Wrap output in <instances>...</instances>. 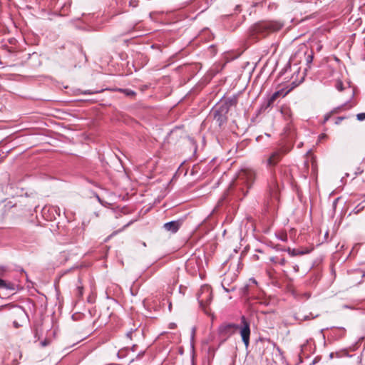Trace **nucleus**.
<instances>
[{
  "instance_id": "c756f323",
  "label": "nucleus",
  "mask_w": 365,
  "mask_h": 365,
  "mask_svg": "<svg viewBox=\"0 0 365 365\" xmlns=\"http://www.w3.org/2000/svg\"><path fill=\"white\" fill-rule=\"evenodd\" d=\"M6 270L5 267H0V271L1 272H4Z\"/></svg>"
},
{
  "instance_id": "72a5a7b5",
  "label": "nucleus",
  "mask_w": 365,
  "mask_h": 365,
  "mask_svg": "<svg viewBox=\"0 0 365 365\" xmlns=\"http://www.w3.org/2000/svg\"><path fill=\"white\" fill-rule=\"evenodd\" d=\"M254 257H255L257 259H259V257H258L257 255H255Z\"/></svg>"
},
{
  "instance_id": "f8f14e48",
  "label": "nucleus",
  "mask_w": 365,
  "mask_h": 365,
  "mask_svg": "<svg viewBox=\"0 0 365 365\" xmlns=\"http://www.w3.org/2000/svg\"><path fill=\"white\" fill-rule=\"evenodd\" d=\"M263 27L264 29H267L270 30V31H277V30L279 29L281 26L274 25V24H273L272 23H266V24H263Z\"/></svg>"
},
{
  "instance_id": "f3484780",
  "label": "nucleus",
  "mask_w": 365,
  "mask_h": 365,
  "mask_svg": "<svg viewBox=\"0 0 365 365\" xmlns=\"http://www.w3.org/2000/svg\"><path fill=\"white\" fill-rule=\"evenodd\" d=\"M336 88L338 91H343L344 88H343V83L341 81H338L336 85Z\"/></svg>"
},
{
  "instance_id": "5701e85b",
  "label": "nucleus",
  "mask_w": 365,
  "mask_h": 365,
  "mask_svg": "<svg viewBox=\"0 0 365 365\" xmlns=\"http://www.w3.org/2000/svg\"><path fill=\"white\" fill-rule=\"evenodd\" d=\"M133 331V329H131L130 331L127 332L126 336H127L128 338L131 339V335H132Z\"/></svg>"
},
{
  "instance_id": "0eeeda50",
  "label": "nucleus",
  "mask_w": 365,
  "mask_h": 365,
  "mask_svg": "<svg viewBox=\"0 0 365 365\" xmlns=\"http://www.w3.org/2000/svg\"><path fill=\"white\" fill-rule=\"evenodd\" d=\"M303 54L305 61H307V64H309L313 61V51L312 50H309L306 46H302L298 52L295 55H300Z\"/></svg>"
},
{
  "instance_id": "aec40b11",
  "label": "nucleus",
  "mask_w": 365,
  "mask_h": 365,
  "mask_svg": "<svg viewBox=\"0 0 365 365\" xmlns=\"http://www.w3.org/2000/svg\"><path fill=\"white\" fill-rule=\"evenodd\" d=\"M77 292L78 296H82L83 294V287L81 286L77 287Z\"/></svg>"
},
{
  "instance_id": "7ed1b4c3",
  "label": "nucleus",
  "mask_w": 365,
  "mask_h": 365,
  "mask_svg": "<svg viewBox=\"0 0 365 365\" xmlns=\"http://www.w3.org/2000/svg\"><path fill=\"white\" fill-rule=\"evenodd\" d=\"M212 289L211 287L207 284L202 285L197 294V300L202 307H205L212 301Z\"/></svg>"
},
{
  "instance_id": "4468645a",
  "label": "nucleus",
  "mask_w": 365,
  "mask_h": 365,
  "mask_svg": "<svg viewBox=\"0 0 365 365\" xmlns=\"http://www.w3.org/2000/svg\"><path fill=\"white\" fill-rule=\"evenodd\" d=\"M287 251L289 253V255H290L291 256H296L298 255H304L305 254V252H299V250H297L295 249H291V248H288L287 250Z\"/></svg>"
},
{
  "instance_id": "a211bd4d",
  "label": "nucleus",
  "mask_w": 365,
  "mask_h": 365,
  "mask_svg": "<svg viewBox=\"0 0 365 365\" xmlns=\"http://www.w3.org/2000/svg\"><path fill=\"white\" fill-rule=\"evenodd\" d=\"M296 319L299 321H305L310 319V317L307 315L302 316V317L300 316L297 317Z\"/></svg>"
},
{
  "instance_id": "dca6fc26",
  "label": "nucleus",
  "mask_w": 365,
  "mask_h": 365,
  "mask_svg": "<svg viewBox=\"0 0 365 365\" xmlns=\"http://www.w3.org/2000/svg\"><path fill=\"white\" fill-rule=\"evenodd\" d=\"M356 119L359 121H362L365 120V113H358L356 115Z\"/></svg>"
},
{
  "instance_id": "c85d7f7f",
  "label": "nucleus",
  "mask_w": 365,
  "mask_h": 365,
  "mask_svg": "<svg viewBox=\"0 0 365 365\" xmlns=\"http://www.w3.org/2000/svg\"><path fill=\"white\" fill-rule=\"evenodd\" d=\"M294 271H295V272H298V270H299V267H298V265H295V266H294Z\"/></svg>"
},
{
  "instance_id": "39448f33",
  "label": "nucleus",
  "mask_w": 365,
  "mask_h": 365,
  "mask_svg": "<svg viewBox=\"0 0 365 365\" xmlns=\"http://www.w3.org/2000/svg\"><path fill=\"white\" fill-rule=\"evenodd\" d=\"M241 322L242 324V327L240 329V335L245 347L247 348L250 344V323L249 322H247V320L244 316L242 317Z\"/></svg>"
},
{
  "instance_id": "7c9ffc66",
  "label": "nucleus",
  "mask_w": 365,
  "mask_h": 365,
  "mask_svg": "<svg viewBox=\"0 0 365 365\" xmlns=\"http://www.w3.org/2000/svg\"><path fill=\"white\" fill-rule=\"evenodd\" d=\"M286 238L287 237L285 236L284 237H280V240H282V241H285L286 240Z\"/></svg>"
},
{
  "instance_id": "20e7f679",
  "label": "nucleus",
  "mask_w": 365,
  "mask_h": 365,
  "mask_svg": "<svg viewBox=\"0 0 365 365\" xmlns=\"http://www.w3.org/2000/svg\"><path fill=\"white\" fill-rule=\"evenodd\" d=\"M287 152L288 150L283 148L274 151L266 160L267 166H275L281 160L282 156Z\"/></svg>"
},
{
  "instance_id": "c9c22d12",
  "label": "nucleus",
  "mask_w": 365,
  "mask_h": 365,
  "mask_svg": "<svg viewBox=\"0 0 365 365\" xmlns=\"http://www.w3.org/2000/svg\"><path fill=\"white\" fill-rule=\"evenodd\" d=\"M339 199H336V200L334 201V204L338 201Z\"/></svg>"
},
{
  "instance_id": "6ab92c4d",
  "label": "nucleus",
  "mask_w": 365,
  "mask_h": 365,
  "mask_svg": "<svg viewBox=\"0 0 365 365\" xmlns=\"http://www.w3.org/2000/svg\"><path fill=\"white\" fill-rule=\"evenodd\" d=\"M49 344H50V341L47 340V339H44L43 341H42L41 342V345L43 347L48 346Z\"/></svg>"
},
{
  "instance_id": "e433bc0d",
  "label": "nucleus",
  "mask_w": 365,
  "mask_h": 365,
  "mask_svg": "<svg viewBox=\"0 0 365 365\" xmlns=\"http://www.w3.org/2000/svg\"><path fill=\"white\" fill-rule=\"evenodd\" d=\"M119 231L114 232L113 235L118 233Z\"/></svg>"
},
{
  "instance_id": "58836bf2",
  "label": "nucleus",
  "mask_w": 365,
  "mask_h": 365,
  "mask_svg": "<svg viewBox=\"0 0 365 365\" xmlns=\"http://www.w3.org/2000/svg\"><path fill=\"white\" fill-rule=\"evenodd\" d=\"M317 317V315H316V316H314V317H312V319H314V318H315V317Z\"/></svg>"
},
{
  "instance_id": "4c0bfd02",
  "label": "nucleus",
  "mask_w": 365,
  "mask_h": 365,
  "mask_svg": "<svg viewBox=\"0 0 365 365\" xmlns=\"http://www.w3.org/2000/svg\"><path fill=\"white\" fill-rule=\"evenodd\" d=\"M307 297L309 298V294H307Z\"/></svg>"
},
{
  "instance_id": "f257e3e1",
  "label": "nucleus",
  "mask_w": 365,
  "mask_h": 365,
  "mask_svg": "<svg viewBox=\"0 0 365 365\" xmlns=\"http://www.w3.org/2000/svg\"><path fill=\"white\" fill-rule=\"evenodd\" d=\"M256 176L257 172L253 168H245L239 172L235 185L241 186L242 185H244L247 187L246 191H244V187H240V189L243 192L244 196L246 195L248 190L250 189L252 186L256 179Z\"/></svg>"
},
{
  "instance_id": "393cba45",
  "label": "nucleus",
  "mask_w": 365,
  "mask_h": 365,
  "mask_svg": "<svg viewBox=\"0 0 365 365\" xmlns=\"http://www.w3.org/2000/svg\"><path fill=\"white\" fill-rule=\"evenodd\" d=\"M131 223H132V222H128L127 224H125V225L123 226V230H124L125 227H128Z\"/></svg>"
},
{
  "instance_id": "9b49d317",
  "label": "nucleus",
  "mask_w": 365,
  "mask_h": 365,
  "mask_svg": "<svg viewBox=\"0 0 365 365\" xmlns=\"http://www.w3.org/2000/svg\"><path fill=\"white\" fill-rule=\"evenodd\" d=\"M0 289L15 291L16 284L11 282L4 280L0 278Z\"/></svg>"
},
{
  "instance_id": "2eb2a0df",
  "label": "nucleus",
  "mask_w": 365,
  "mask_h": 365,
  "mask_svg": "<svg viewBox=\"0 0 365 365\" xmlns=\"http://www.w3.org/2000/svg\"><path fill=\"white\" fill-rule=\"evenodd\" d=\"M120 91L128 96H134L135 95V92L130 89H120Z\"/></svg>"
},
{
  "instance_id": "412c9836",
  "label": "nucleus",
  "mask_w": 365,
  "mask_h": 365,
  "mask_svg": "<svg viewBox=\"0 0 365 365\" xmlns=\"http://www.w3.org/2000/svg\"><path fill=\"white\" fill-rule=\"evenodd\" d=\"M287 261L284 258H280L278 259V263L281 265H284L286 264Z\"/></svg>"
},
{
  "instance_id": "bb28decb",
  "label": "nucleus",
  "mask_w": 365,
  "mask_h": 365,
  "mask_svg": "<svg viewBox=\"0 0 365 365\" xmlns=\"http://www.w3.org/2000/svg\"><path fill=\"white\" fill-rule=\"evenodd\" d=\"M83 93H85V94H92V93H93V92H91L90 91H85L83 92Z\"/></svg>"
},
{
  "instance_id": "473e14b6",
  "label": "nucleus",
  "mask_w": 365,
  "mask_h": 365,
  "mask_svg": "<svg viewBox=\"0 0 365 365\" xmlns=\"http://www.w3.org/2000/svg\"><path fill=\"white\" fill-rule=\"evenodd\" d=\"M299 252H305V254H307L308 252L307 251H302V250H299Z\"/></svg>"
},
{
  "instance_id": "9d476101",
  "label": "nucleus",
  "mask_w": 365,
  "mask_h": 365,
  "mask_svg": "<svg viewBox=\"0 0 365 365\" xmlns=\"http://www.w3.org/2000/svg\"><path fill=\"white\" fill-rule=\"evenodd\" d=\"M180 225L179 221H170L165 223L163 227L167 231L175 233L179 230Z\"/></svg>"
},
{
  "instance_id": "2f4dec72",
  "label": "nucleus",
  "mask_w": 365,
  "mask_h": 365,
  "mask_svg": "<svg viewBox=\"0 0 365 365\" xmlns=\"http://www.w3.org/2000/svg\"><path fill=\"white\" fill-rule=\"evenodd\" d=\"M306 346V344H305L301 346V351H303V348H304V346Z\"/></svg>"
},
{
  "instance_id": "b1692460",
  "label": "nucleus",
  "mask_w": 365,
  "mask_h": 365,
  "mask_svg": "<svg viewBox=\"0 0 365 365\" xmlns=\"http://www.w3.org/2000/svg\"><path fill=\"white\" fill-rule=\"evenodd\" d=\"M327 138V135H326V134H321V135H319V139H320V140L324 139V138Z\"/></svg>"
},
{
  "instance_id": "cd10ccee",
  "label": "nucleus",
  "mask_w": 365,
  "mask_h": 365,
  "mask_svg": "<svg viewBox=\"0 0 365 365\" xmlns=\"http://www.w3.org/2000/svg\"><path fill=\"white\" fill-rule=\"evenodd\" d=\"M344 118H343V117H340V118H338V121H336V124L339 123V122H340L341 120H342Z\"/></svg>"
},
{
  "instance_id": "6e6552de",
  "label": "nucleus",
  "mask_w": 365,
  "mask_h": 365,
  "mask_svg": "<svg viewBox=\"0 0 365 365\" xmlns=\"http://www.w3.org/2000/svg\"><path fill=\"white\" fill-rule=\"evenodd\" d=\"M227 109L228 108H222L220 110H215L214 118L218 123L219 125H222L225 122L226 118H225V115L223 114V112L224 111L227 112Z\"/></svg>"
},
{
  "instance_id": "ddd939ff",
  "label": "nucleus",
  "mask_w": 365,
  "mask_h": 365,
  "mask_svg": "<svg viewBox=\"0 0 365 365\" xmlns=\"http://www.w3.org/2000/svg\"><path fill=\"white\" fill-rule=\"evenodd\" d=\"M237 103V98L236 96H232L226 101V105L227 106H235Z\"/></svg>"
},
{
  "instance_id": "f03ea898",
  "label": "nucleus",
  "mask_w": 365,
  "mask_h": 365,
  "mask_svg": "<svg viewBox=\"0 0 365 365\" xmlns=\"http://www.w3.org/2000/svg\"><path fill=\"white\" fill-rule=\"evenodd\" d=\"M299 85V83H296L295 82H292L291 86H286L284 88H282L274 93H273L271 95H268L264 98V101L261 106L262 110H267L269 107H271L273 103L275 102V101L281 97L284 98L292 90H293L295 87H297Z\"/></svg>"
},
{
  "instance_id": "423d86ee",
  "label": "nucleus",
  "mask_w": 365,
  "mask_h": 365,
  "mask_svg": "<svg viewBox=\"0 0 365 365\" xmlns=\"http://www.w3.org/2000/svg\"><path fill=\"white\" fill-rule=\"evenodd\" d=\"M239 326L236 324L224 323L219 327L218 331L221 336L228 338L235 334Z\"/></svg>"
},
{
  "instance_id": "f704fd0d",
  "label": "nucleus",
  "mask_w": 365,
  "mask_h": 365,
  "mask_svg": "<svg viewBox=\"0 0 365 365\" xmlns=\"http://www.w3.org/2000/svg\"><path fill=\"white\" fill-rule=\"evenodd\" d=\"M239 7H240V6H238V5H237V6H236V9H237V10H238Z\"/></svg>"
},
{
  "instance_id": "4be33fe9",
  "label": "nucleus",
  "mask_w": 365,
  "mask_h": 365,
  "mask_svg": "<svg viewBox=\"0 0 365 365\" xmlns=\"http://www.w3.org/2000/svg\"><path fill=\"white\" fill-rule=\"evenodd\" d=\"M278 259H279V258H278V257H270V259H270V261H271L272 262H273V263L276 264V263H278Z\"/></svg>"
},
{
  "instance_id": "a878e982",
  "label": "nucleus",
  "mask_w": 365,
  "mask_h": 365,
  "mask_svg": "<svg viewBox=\"0 0 365 365\" xmlns=\"http://www.w3.org/2000/svg\"><path fill=\"white\" fill-rule=\"evenodd\" d=\"M169 326H170V329H173V328H175V324H174V323H171V324H170V325H169Z\"/></svg>"
},
{
  "instance_id": "1a4fd4ad",
  "label": "nucleus",
  "mask_w": 365,
  "mask_h": 365,
  "mask_svg": "<svg viewBox=\"0 0 365 365\" xmlns=\"http://www.w3.org/2000/svg\"><path fill=\"white\" fill-rule=\"evenodd\" d=\"M279 186L276 184L275 180L273 179L272 185H269V193L272 200L278 201L279 200Z\"/></svg>"
}]
</instances>
